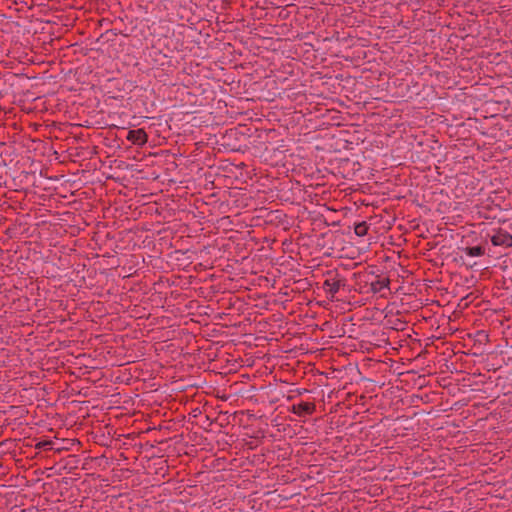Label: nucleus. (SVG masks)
<instances>
[{
    "mask_svg": "<svg viewBox=\"0 0 512 512\" xmlns=\"http://www.w3.org/2000/svg\"><path fill=\"white\" fill-rule=\"evenodd\" d=\"M289 411L298 417H305L308 415H312L316 411V405L313 402H300L298 404H293Z\"/></svg>",
    "mask_w": 512,
    "mask_h": 512,
    "instance_id": "obj_1",
    "label": "nucleus"
},
{
    "mask_svg": "<svg viewBox=\"0 0 512 512\" xmlns=\"http://www.w3.org/2000/svg\"><path fill=\"white\" fill-rule=\"evenodd\" d=\"M491 243L494 246L512 247V235L503 229H498L491 236Z\"/></svg>",
    "mask_w": 512,
    "mask_h": 512,
    "instance_id": "obj_2",
    "label": "nucleus"
},
{
    "mask_svg": "<svg viewBox=\"0 0 512 512\" xmlns=\"http://www.w3.org/2000/svg\"><path fill=\"white\" fill-rule=\"evenodd\" d=\"M126 139L137 146H144L148 141V135L144 129L130 130Z\"/></svg>",
    "mask_w": 512,
    "mask_h": 512,
    "instance_id": "obj_3",
    "label": "nucleus"
},
{
    "mask_svg": "<svg viewBox=\"0 0 512 512\" xmlns=\"http://www.w3.org/2000/svg\"><path fill=\"white\" fill-rule=\"evenodd\" d=\"M341 283L339 280L327 279L323 283L324 290L329 293L332 297L338 293Z\"/></svg>",
    "mask_w": 512,
    "mask_h": 512,
    "instance_id": "obj_4",
    "label": "nucleus"
},
{
    "mask_svg": "<svg viewBox=\"0 0 512 512\" xmlns=\"http://www.w3.org/2000/svg\"><path fill=\"white\" fill-rule=\"evenodd\" d=\"M389 284L390 280L388 278L377 279L371 283L370 289L373 293H379L383 289L388 288Z\"/></svg>",
    "mask_w": 512,
    "mask_h": 512,
    "instance_id": "obj_5",
    "label": "nucleus"
},
{
    "mask_svg": "<svg viewBox=\"0 0 512 512\" xmlns=\"http://www.w3.org/2000/svg\"><path fill=\"white\" fill-rule=\"evenodd\" d=\"M463 252L470 257H479L484 255L485 249L482 246L466 247Z\"/></svg>",
    "mask_w": 512,
    "mask_h": 512,
    "instance_id": "obj_6",
    "label": "nucleus"
},
{
    "mask_svg": "<svg viewBox=\"0 0 512 512\" xmlns=\"http://www.w3.org/2000/svg\"><path fill=\"white\" fill-rule=\"evenodd\" d=\"M368 229H369L368 224L365 221H363V222H359L355 225L354 232L357 236L362 237L367 234Z\"/></svg>",
    "mask_w": 512,
    "mask_h": 512,
    "instance_id": "obj_7",
    "label": "nucleus"
},
{
    "mask_svg": "<svg viewBox=\"0 0 512 512\" xmlns=\"http://www.w3.org/2000/svg\"><path fill=\"white\" fill-rule=\"evenodd\" d=\"M48 445H51V442L50 441H44V442H40L36 445L37 448H44Z\"/></svg>",
    "mask_w": 512,
    "mask_h": 512,
    "instance_id": "obj_8",
    "label": "nucleus"
},
{
    "mask_svg": "<svg viewBox=\"0 0 512 512\" xmlns=\"http://www.w3.org/2000/svg\"><path fill=\"white\" fill-rule=\"evenodd\" d=\"M307 390L306 389H303L301 391H298L299 395L303 394L304 392H306Z\"/></svg>",
    "mask_w": 512,
    "mask_h": 512,
    "instance_id": "obj_9",
    "label": "nucleus"
}]
</instances>
